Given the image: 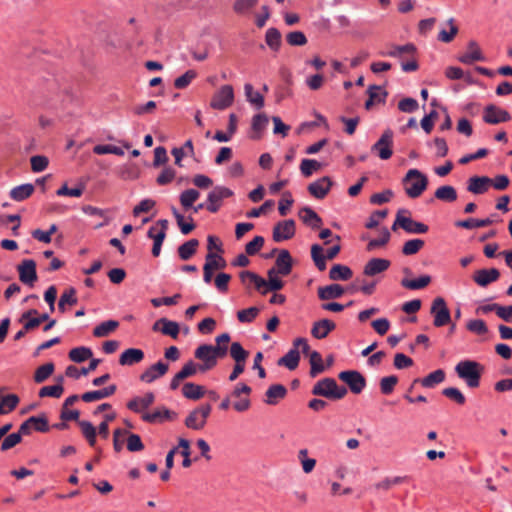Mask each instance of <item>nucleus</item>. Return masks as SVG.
I'll return each mask as SVG.
<instances>
[{"mask_svg": "<svg viewBox=\"0 0 512 512\" xmlns=\"http://www.w3.org/2000/svg\"><path fill=\"white\" fill-rule=\"evenodd\" d=\"M500 272L496 268L480 269L473 275L474 282L480 287H486L499 279Z\"/></svg>", "mask_w": 512, "mask_h": 512, "instance_id": "obj_18", "label": "nucleus"}, {"mask_svg": "<svg viewBox=\"0 0 512 512\" xmlns=\"http://www.w3.org/2000/svg\"><path fill=\"white\" fill-rule=\"evenodd\" d=\"M494 223V219L491 217L485 219L468 218L466 220H459L455 222L456 227L473 229L490 226Z\"/></svg>", "mask_w": 512, "mask_h": 512, "instance_id": "obj_37", "label": "nucleus"}, {"mask_svg": "<svg viewBox=\"0 0 512 512\" xmlns=\"http://www.w3.org/2000/svg\"><path fill=\"white\" fill-rule=\"evenodd\" d=\"M300 361V353L296 348L290 349L283 357L278 360V365L285 366L289 370H295Z\"/></svg>", "mask_w": 512, "mask_h": 512, "instance_id": "obj_38", "label": "nucleus"}, {"mask_svg": "<svg viewBox=\"0 0 512 512\" xmlns=\"http://www.w3.org/2000/svg\"><path fill=\"white\" fill-rule=\"evenodd\" d=\"M321 168L322 164L314 159H303L300 164V171L304 177H310Z\"/></svg>", "mask_w": 512, "mask_h": 512, "instance_id": "obj_59", "label": "nucleus"}, {"mask_svg": "<svg viewBox=\"0 0 512 512\" xmlns=\"http://www.w3.org/2000/svg\"><path fill=\"white\" fill-rule=\"evenodd\" d=\"M242 284H246V279L255 286V288L262 294L268 293L267 280L259 276L258 274L251 271H242L239 274Z\"/></svg>", "mask_w": 512, "mask_h": 512, "instance_id": "obj_23", "label": "nucleus"}, {"mask_svg": "<svg viewBox=\"0 0 512 512\" xmlns=\"http://www.w3.org/2000/svg\"><path fill=\"white\" fill-rule=\"evenodd\" d=\"M200 197L199 191L196 189H187L180 194V203L185 209L193 206L194 202Z\"/></svg>", "mask_w": 512, "mask_h": 512, "instance_id": "obj_57", "label": "nucleus"}, {"mask_svg": "<svg viewBox=\"0 0 512 512\" xmlns=\"http://www.w3.org/2000/svg\"><path fill=\"white\" fill-rule=\"evenodd\" d=\"M269 119L267 115L261 113L257 114L252 119L251 128L253 131V134L251 135V138L253 139H260L262 132L265 130L266 126L268 125Z\"/></svg>", "mask_w": 512, "mask_h": 512, "instance_id": "obj_40", "label": "nucleus"}, {"mask_svg": "<svg viewBox=\"0 0 512 512\" xmlns=\"http://www.w3.org/2000/svg\"><path fill=\"white\" fill-rule=\"evenodd\" d=\"M19 397L16 394H8L0 400V415L13 411L19 404Z\"/></svg>", "mask_w": 512, "mask_h": 512, "instance_id": "obj_51", "label": "nucleus"}, {"mask_svg": "<svg viewBox=\"0 0 512 512\" xmlns=\"http://www.w3.org/2000/svg\"><path fill=\"white\" fill-rule=\"evenodd\" d=\"M211 410V405L205 404L191 411L185 419L186 427L193 430H201L204 428Z\"/></svg>", "mask_w": 512, "mask_h": 512, "instance_id": "obj_6", "label": "nucleus"}, {"mask_svg": "<svg viewBox=\"0 0 512 512\" xmlns=\"http://www.w3.org/2000/svg\"><path fill=\"white\" fill-rule=\"evenodd\" d=\"M194 357L202 362L199 364L200 372L209 371L213 369L218 363L213 353L211 352L210 344H202L198 346L194 351Z\"/></svg>", "mask_w": 512, "mask_h": 512, "instance_id": "obj_10", "label": "nucleus"}, {"mask_svg": "<svg viewBox=\"0 0 512 512\" xmlns=\"http://www.w3.org/2000/svg\"><path fill=\"white\" fill-rule=\"evenodd\" d=\"M19 279L26 285L33 286L37 280L36 263L32 259L23 260L17 267Z\"/></svg>", "mask_w": 512, "mask_h": 512, "instance_id": "obj_14", "label": "nucleus"}, {"mask_svg": "<svg viewBox=\"0 0 512 512\" xmlns=\"http://www.w3.org/2000/svg\"><path fill=\"white\" fill-rule=\"evenodd\" d=\"M205 265L210 266V268L215 271L219 269H224L226 267L225 259L213 252H208L205 257Z\"/></svg>", "mask_w": 512, "mask_h": 512, "instance_id": "obj_60", "label": "nucleus"}, {"mask_svg": "<svg viewBox=\"0 0 512 512\" xmlns=\"http://www.w3.org/2000/svg\"><path fill=\"white\" fill-rule=\"evenodd\" d=\"M77 301L78 300L76 297V290L73 287H70L62 293L60 300L58 302V309L59 311L64 313L66 311L67 304L73 306L77 304Z\"/></svg>", "mask_w": 512, "mask_h": 512, "instance_id": "obj_46", "label": "nucleus"}, {"mask_svg": "<svg viewBox=\"0 0 512 512\" xmlns=\"http://www.w3.org/2000/svg\"><path fill=\"white\" fill-rule=\"evenodd\" d=\"M390 232L387 228L381 229V236L378 239H373L367 244V251L371 252L379 247L385 246L390 240Z\"/></svg>", "mask_w": 512, "mask_h": 512, "instance_id": "obj_62", "label": "nucleus"}, {"mask_svg": "<svg viewBox=\"0 0 512 512\" xmlns=\"http://www.w3.org/2000/svg\"><path fill=\"white\" fill-rule=\"evenodd\" d=\"M116 390L117 386L115 384H112L100 390L85 392L84 394H82L81 399L87 403L98 401L112 396L116 392Z\"/></svg>", "mask_w": 512, "mask_h": 512, "instance_id": "obj_27", "label": "nucleus"}, {"mask_svg": "<svg viewBox=\"0 0 512 512\" xmlns=\"http://www.w3.org/2000/svg\"><path fill=\"white\" fill-rule=\"evenodd\" d=\"M491 186L492 178L488 176H472L467 182V190L476 195L486 193Z\"/></svg>", "mask_w": 512, "mask_h": 512, "instance_id": "obj_17", "label": "nucleus"}, {"mask_svg": "<svg viewBox=\"0 0 512 512\" xmlns=\"http://www.w3.org/2000/svg\"><path fill=\"white\" fill-rule=\"evenodd\" d=\"M55 365L53 362L45 363L39 366L34 373V381L36 383H43L46 381L54 372Z\"/></svg>", "mask_w": 512, "mask_h": 512, "instance_id": "obj_49", "label": "nucleus"}, {"mask_svg": "<svg viewBox=\"0 0 512 512\" xmlns=\"http://www.w3.org/2000/svg\"><path fill=\"white\" fill-rule=\"evenodd\" d=\"M244 91L247 101L255 105L257 109L264 106V97L259 92H255L251 84H245Z\"/></svg>", "mask_w": 512, "mask_h": 512, "instance_id": "obj_53", "label": "nucleus"}, {"mask_svg": "<svg viewBox=\"0 0 512 512\" xmlns=\"http://www.w3.org/2000/svg\"><path fill=\"white\" fill-rule=\"evenodd\" d=\"M93 355L92 350L87 347H77L73 348L69 352V358L76 363L84 362L85 360L91 358Z\"/></svg>", "mask_w": 512, "mask_h": 512, "instance_id": "obj_56", "label": "nucleus"}, {"mask_svg": "<svg viewBox=\"0 0 512 512\" xmlns=\"http://www.w3.org/2000/svg\"><path fill=\"white\" fill-rule=\"evenodd\" d=\"M511 119L509 112L505 109L497 107L493 104L488 105L484 109L483 120L484 122L496 125L503 122H508Z\"/></svg>", "mask_w": 512, "mask_h": 512, "instance_id": "obj_12", "label": "nucleus"}, {"mask_svg": "<svg viewBox=\"0 0 512 512\" xmlns=\"http://www.w3.org/2000/svg\"><path fill=\"white\" fill-rule=\"evenodd\" d=\"M168 229V221L161 219L151 226L148 230L147 236L154 241V243L162 244Z\"/></svg>", "mask_w": 512, "mask_h": 512, "instance_id": "obj_28", "label": "nucleus"}, {"mask_svg": "<svg viewBox=\"0 0 512 512\" xmlns=\"http://www.w3.org/2000/svg\"><path fill=\"white\" fill-rule=\"evenodd\" d=\"M60 85L56 79H49L37 88V95L46 101L53 100L58 96Z\"/></svg>", "mask_w": 512, "mask_h": 512, "instance_id": "obj_20", "label": "nucleus"}, {"mask_svg": "<svg viewBox=\"0 0 512 512\" xmlns=\"http://www.w3.org/2000/svg\"><path fill=\"white\" fill-rule=\"evenodd\" d=\"M78 424L81 428V432L83 436L86 438L87 442L91 447H94L96 444V436H97V430L89 421H78Z\"/></svg>", "mask_w": 512, "mask_h": 512, "instance_id": "obj_48", "label": "nucleus"}, {"mask_svg": "<svg viewBox=\"0 0 512 512\" xmlns=\"http://www.w3.org/2000/svg\"><path fill=\"white\" fill-rule=\"evenodd\" d=\"M405 193L408 197L415 199L422 195L428 187L427 176L418 169H410L402 179Z\"/></svg>", "mask_w": 512, "mask_h": 512, "instance_id": "obj_2", "label": "nucleus"}, {"mask_svg": "<svg viewBox=\"0 0 512 512\" xmlns=\"http://www.w3.org/2000/svg\"><path fill=\"white\" fill-rule=\"evenodd\" d=\"M445 380V372L442 369H437L428 374L423 379H415L414 383L420 382L425 388H433L434 386L442 383Z\"/></svg>", "mask_w": 512, "mask_h": 512, "instance_id": "obj_33", "label": "nucleus"}, {"mask_svg": "<svg viewBox=\"0 0 512 512\" xmlns=\"http://www.w3.org/2000/svg\"><path fill=\"white\" fill-rule=\"evenodd\" d=\"M393 136V131L386 129L377 142L372 145L371 151L376 153L382 160L390 159L393 155Z\"/></svg>", "mask_w": 512, "mask_h": 512, "instance_id": "obj_5", "label": "nucleus"}, {"mask_svg": "<svg viewBox=\"0 0 512 512\" xmlns=\"http://www.w3.org/2000/svg\"><path fill=\"white\" fill-rule=\"evenodd\" d=\"M398 224H400V228L411 234H425L429 229L426 224L406 216L404 219L398 220Z\"/></svg>", "mask_w": 512, "mask_h": 512, "instance_id": "obj_29", "label": "nucleus"}, {"mask_svg": "<svg viewBox=\"0 0 512 512\" xmlns=\"http://www.w3.org/2000/svg\"><path fill=\"white\" fill-rule=\"evenodd\" d=\"M119 327V322L116 320H108L97 325L93 330V335L97 338H102L110 335Z\"/></svg>", "mask_w": 512, "mask_h": 512, "instance_id": "obj_42", "label": "nucleus"}, {"mask_svg": "<svg viewBox=\"0 0 512 512\" xmlns=\"http://www.w3.org/2000/svg\"><path fill=\"white\" fill-rule=\"evenodd\" d=\"M160 322H163L161 332L164 335H168L173 339H176L178 337L180 328L177 322L168 320L167 318H160Z\"/></svg>", "mask_w": 512, "mask_h": 512, "instance_id": "obj_61", "label": "nucleus"}, {"mask_svg": "<svg viewBox=\"0 0 512 512\" xmlns=\"http://www.w3.org/2000/svg\"><path fill=\"white\" fill-rule=\"evenodd\" d=\"M63 378H59V383L52 386H44L39 390V396L40 397H54V398H60L63 394L64 388L61 384Z\"/></svg>", "mask_w": 512, "mask_h": 512, "instance_id": "obj_55", "label": "nucleus"}, {"mask_svg": "<svg viewBox=\"0 0 512 512\" xmlns=\"http://www.w3.org/2000/svg\"><path fill=\"white\" fill-rule=\"evenodd\" d=\"M430 313L434 316L433 324L436 327L445 326L451 320L450 311L442 297H437L433 300Z\"/></svg>", "mask_w": 512, "mask_h": 512, "instance_id": "obj_8", "label": "nucleus"}, {"mask_svg": "<svg viewBox=\"0 0 512 512\" xmlns=\"http://www.w3.org/2000/svg\"><path fill=\"white\" fill-rule=\"evenodd\" d=\"M293 260L288 250H281L278 254V257L275 261V266L277 274L281 276H287L292 271Z\"/></svg>", "mask_w": 512, "mask_h": 512, "instance_id": "obj_22", "label": "nucleus"}, {"mask_svg": "<svg viewBox=\"0 0 512 512\" xmlns=\"http://www.w3.org/2000/svg\"><path fill=\"white\" fill-rule=\"evenodd\" d=\"M34 190H35V188H34L33 184H29V183L22 184V185L14 187L10 191V197L14 201H18V202L24 201L33 194Z\"/></svg>", "mask_w": 512, "mask_h": 512, "instance_id": "obj_39", "label": "nucleus"}, {"mask_svg": "<svg viewBox=\"0 0 512 512\" xmlns=\"http://www.w3.org/2000/svg\"><path fill=\"white\" fill-rule=\"evenodd\" d=\"M397 383H398V377L395 375L383 377L380 380V390H381L382 394H384V395L391 394L394 391Z\"/></svg>", "mask_w": 512, "mask_h": 512, "instance_id": "obj_64", "label": "nucleus"}, {"mask_svg": "<svg viewBox=\"0 0 512 512\" xmlns=\"http://www.w3.org/2000/svg\"><path fill=\"white\" fill-rule=\"evenodd\" d=\"M309 362H310V376L315 378L325 370V366L323 364L322 356L317 351H312L309 354Z\"/></svg>", "mask_w": 512, "mask_h": 512, "instance_id": "obj_44", "label": "nucleus"}, {"mask_svg": "<svg viewBox=\"0 0 512 512\" xmlns=\"http://www.w3.org/2000/svg\"><path fill=\"white\" fill-rule=\"evenodd\" d=\"M231 358L236 363L246 364L249 352L245 350L239 342H233L229 348Z\"/></svg>", "mask_w": 512, "mask_h": 512, "instance_id": "obj_47", "label": "nucleus"}, {"mask_svg": "<svg viewBox=\"0 0 512 512\" xmlns=\"http://www.w3.org/2000/svg\"><path fill=\"white\" fill-rule=\"evenodd\" d=\"M168 370L169 365L167 363L158 361L157 363L151 365L140 375V380L145 383H152L156 379L164 376Z\"/></svg>", "mask_w": 512, "mask_h": 512, "instance_id": "obj_16", "label": "nucleus"}, {"mask_svg": "<svg viewBox=\"0 0 512 512\" xmlns=\"http://www.w3.org/2000/svg\"><path fill=\"white\" fill-rule=\"evenodd\" d=\"M155 401V395L147 392L143 397H134L127 403V408L135 413H142Z\"/></svg>", "mask_w": 512, "mask_h": 512, "instance_id": "obj_21", "label": "nucleus"}, {"mask_svg": "<svg viewBox=\"0 0 512 512\" xmlns=\"http://www.w3.org/2000/svg\"><path fill=\"white\" fill-rule=\"evenodd\" d=\"M336 328V324L329 319L316 321L311 329V334L316 339H324Z\"/></svg>", "mask_w": 512, "mask_h": 512, "instance_id": "obj_24", "label": "nucleus"}, {"mask_svg": "<svg viewBox=\"0 0 512 512\" xmlns=\"http://www.w3.org/2000/svg\"><path fill=\"white\" fill-rule=\"evenodd\" d=\"M252 389L250 386H248L245 383H238L235 385L234 389L232 390L231 394L229 395L231 398H236L237 400L233 403V408L237 412H244L247 411L250 406L251 402L249 399V395L251 394Z\"/></svg>", "mask_w": 512, "mask_h": 512, "instance_id": "obj_4", "label": "nucleus"}, {"mask_svg": "<svg viewBox=\"0 0 512 512\" xmlns=\"http://www.w3.org/2000/svg\"><path fill=\"white\" fill-rule=\"evenodd\" d=\"M338 378L349 387L354 394H360L366 387L365 377L356 370H346L338 374Z\"/></svg>", "mask_w": 512, "mask_h": 512, "instance_id": "obj_7", "label": "nucleus"}, {"mask_svg": "<svg viewBox=\"0 0 512 512\" xmlns=\"http://www.w3.org/2000/svg\"><path fill=\"white\" fill-rule=\"evenodd\" d=\"M435 197L441 201L454 202L457 199V192L453 186L444 185L435 191Z\"/></svg>", "mask_w": 512, "mask_h": 512, "instance_id": "obj_50", "label": "nucleus"}, {"mask_svg": "<svg viewBox=\"0 0 512 512\" xmlns=\"http://www.w3.org/2000/svg\"><path fill=\"white\" fill-rule=\"evenodd\" d=\"M458 60L463 64L470 65L477 61H484L485 57L478 43L474 40H470L467 44L466 51L459 56Z\"/></svg>", "mask_w": 512, "mask_h": 512, "instance_id": "obj_15", "label": "nucleus"}, {"mask_svg": "<svg viewBox=\"0 0 512 512\" xmlns=\"http://www.w3.org/2000/svg\"><path fill=\"white\" fill-rule=\"evenodd\" d=\"M353 275L352 270L342 264H335L329 271V278L334 281H346L349 280Z\"/></svg>", "mask_w": 512, "mask_h": 512, "instance_id": "obj_36", "label": "nucleus"}, {"mask_svg": "<svg viewBox=\"0 0 512 512\" xmlns=\"http://www.w3.org/2000/svg\"><path fill=\"white\" fill-rule=\"evenodd\" d=\"M287 394V389L282 384H274L271 385L266 393V399L265 402L268 405H276L280 399H283Z\"/></svg>", "mask_w": 512, "mask_h": 512, "instance_id": "obj_30", "label": "nucleus"}, {"mask_svg": "<svg viewBox=\"0 0 512 512\" xmlns=\"http://www.w3.org/2000/svg\"><path fill=\"white\" fill-rule=\"evenodd\" d=\"M344 294V289L339 284H331L318 288V297L321 300H330L340 298Z\"/></svg>", "mask_w": 512, "mask_h": 512, "instance_id": "obj_32", "label": "nucleus"}, {"mask_svg": "<svg viewBox=\"0 0 512 512\" xmlns=\"http://www.w3.org/2000/svg\"><path fill=\"white\" fill-rule=\"evenodd\" d=\"M233 195V192L226 187L223 186H216L207 197V206L206 209L211 213H216L220 206L223 199L231 197Z\"/></svg>", "mask_w": 512, "mask_h": 512, "instance_id": "obj_11", "label": "nucleus"}, {"mask_svg": "<svg viewBox=\"0 0 512 512\" xmlns=\"http://www.w3.org/2000/svg\"><path fill=\"white\" fill-rule=\"evenodd\" d=\"M425 242L422 239H411L404 243L402 253L404 255H414L418 253L423 247Z\"/></svg>", "mask_w": 512, "mask_h": 512, "instance_id": "obj_63", "label": "nucleus"}, {"mask_svg": "<svg viewBox=\"0 0 512 512\" xmlns=\"http://www.w3.org/2000/svg\"><path fill=\"white\" fill-rule=\"evenodd\" d=\"M431 283V277L429 275H422L417 279H407L404 278L401 280V285L410 290H419L423 289Z\"/></svg>", "mask_w": 512, "mask_h": 512, "instance_id": "obj_43", "label": "nucleus"}, {"mask_svg": "<svg viewBox=\"0 0 512 512\" xmlns=\"http://www.w3.org/2000/svg\"><path fill=\"white\" fill-rule=\"evenodd\" d=\"M265 42L270 49L278 51L281 46V33L276 28H269L266 31Z\"/></svg>", "mask_w": 512, "mask_h": 512, "instance_id": "obj_52", "label": "nucleus"}, {"mask_svg": "<svg viewBox=\"0 0 512 512\" xmlns=\"http://www.w3.org/2000/svg\"><path fill=\"white\" fill-rule=\"evenodd\" d=\"M204 386L195 384L193 382H187L182 387V394L185 398L190 400H199L205 395Z\"/></svg>", "mask_w": 512, "mask_h": 512, "instance_id": "obj_34", "label": "nucleus"}, {"mask_svg": "<svg viewBox=\"0 0 512 512\" xmlns=\"http://www.w3.org/2000/svg\"><path fill=\"white\" fill-rule=\"evenodd\" d=\"M176 416L175 412L170 411L169 409L163 407L162 409H158L152 413H142V420L148 423H156L162 422L166 419H172Z\"/></svg>", "mask_w": 512, "mask_h": 512, "instance_id": "obj_31", "label": "nucleus"}, {"mask_svg": "<svg viewBox=\"0 0 512 512\" xmlns=\"http://www.w3.org/2000/svg\"><path fill=\"white\" fill-rule=\"evenodd\" d=\"M332 186V181L329 177L324 176L308 185L309 193L317 198L323 199L329 192Z\"/></svg>", "mask_w": 512, "mask_h": 512, "instance_id": "obj_19", "label": "nucleus"}, {"mask_svg": "<svg viewBox=\"0 0 512 512\" xmlns=\"http://www.w3.org/2000/svg\"><path fill=\"white\" fill-rule=\"evenodd\" d=\"M99 363H100L99 359H92L89 366L87 368L82 367L81 370H79L77 367H75L73 365L68 366L66 369V375L68 377L78 379L81 375L85 376L90 371H94L97 368V366L99 365Z\"/></svg>", "mask_w": 512, "mask_h": 512, "instance_id": "obj_45", "label": "nucleus"}, {"mask_svg": "<svg viewBox=\"0 0 512 512\" xmlns=\"http://www.w3.org/2000/svg\"><path fill=\"white\" fill-rule=\"evenodd\" d=\"M233 100V87L231 85H224L213 95L210 106L213 109L224 110L232 105Z\"/></svg>", "mask_w": 512, "mask_h": 512, "instance_id": "obj_9", "label": "nucleus"}, {"mask_svg": "<svg viewBox=\"0 0 512 512\" xmlns=\"http://www.w3.org/2000/svg\"><path fill=\"white\" fill-rule=\"evenodd\" d=\"M296 227L293 219L278 222L273 228V240L282 242L291 239L295 235Z\"/></svg>", "mask_w": 512, "mask_h": 512, "instance_id": "obj_13", "label": "nucleus"}, {"mask_svg": "<svg viewBox=\"0 0 512 512\" xmlns=\"http://www.w3.org/2000/svg\"><path fill=\"white\" fill-rule=\"evenodd\" d=\"M390 266V261L383 258H372L364 266L363 273L366 276H375L386 271Z\"/></svg>", "mask_w": 512, "mask_h": 512, "instance_id": "obj_25", "label": "nucleus"}, {"mask_svg": "<svg viewBox=\"0 0 512 512\" xmlns=\"http://www.w3.org/2000/svg\"><path fill=\"white\" fill-rule=\"evenodd\" d=\"M199 241L190 239L178 247V255L181 260H189L197 251Z\"/></svg>", "mask_w": 512, "mask_h": 512, "instance_id": "obj_41", "label": "nucleus"}, {"mask_svg": "<svg viewBox=\"0 0 512 512\" xmlns=\"http://www.w3.org/2000/svg\"><path fill=\"white\" fill-rule=\"evenodd\" d=\"M311 257L316 265V267L320 271H324L326 269V257L323 254V248L318 245L314 244L311 247Z\"/></svg>", "mask_w": 512, "mask_h": 512, "instance_id": "obj_58", "label": "nucleus"}, {"mask_svg": "<svg viewBox=\"0 0 512 512\" xmlns=\"http://www.w3.org/2000/svg\"><path fill=\"white\" fill-rule=\"evenodd\" d=\"M483 370L484 367L473 360H463L455 366L456 374L465 381L469 388L479 387Z\"/></svg>", "mask_w": 512, "mask_h": 512, "instance_id": "obj_1", "label": "nucleus"}, {"mask_svg": "<svg viewBox=\"0 0 512 512\" xmlns=\"http://www.w3.org/2000/svg\"><path fill=\"white\" fill-rule=\"evenodd\" d=\"M301 220L313 229H317L322 225V219L318 214L309 207H304L299 212Z\"/></svg>", "mask_w": 512, "mask_h": 512, "instance_id": "obj_35", "label": "nucleus"}, {"mask_svg": "<svg viewBox=\"0 0 512 512\" xmlns=\"http://www.w3.org/2000/svg\"><path fill=\"white\" fill-rule=\"evenodd\" d=\"M312 394L331 400H340L346 396L347 388L345 386H339L335 379L327 377L319 380L313 386Z\"/></svg>", "mask_w": 512, "mask_h": 512, "instance_id": "obj_3", "label": "nucleus"}, {"mask_svg": "<svg viewBox=\"0 0 512 512\" xmlns=\"http://www.w3.org/2000/svg\"><path fill=\"white\" fill-rule=\"evenodd\" d=\"M284 281L279 278L276 268H270L267 271V285L269 291H278L284 287Z\"/></svg>", "mask_w": 512, "mask_h": 512, "instance_id": "obj_54", "label": "nucleus"}, {"mask_svg": "<svg viewBox=\"0 0 512 512\" xmlns=\"http://www.w3.org/2000/svg\"><path fill=\"white\" fill-rule=\"evenodd\" d=\"M144 359V352L138 348L126 349L119 357V364L122 366H132L140 363Z\"/></svg>", "mask_w": 512, "mask_h": 512, "instance_id": "obj_26", "label": "nucleus"}]
</instances>
